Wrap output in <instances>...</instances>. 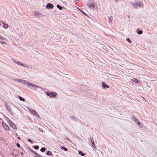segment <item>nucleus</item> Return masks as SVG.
<instances>
[{
	"label": "nucleus",
	"instance_id": "nucleus-1",
	"mask_svg": "<svg viewBox=\"0 0 157 157\" xmlns=\"http://www.w3.org/2000/svg\"><path fill=\"white\" fill-rule=\"evenodd\" d=\"M87 6L90 9L93 10H94L95 9V4L93 0H90L87 4Z\"/></svg>",
	"mask_w": 157,
	"mask_h": 157
},
{
	"label": "nucleus",
	"instance_id": "nucleus-2",
	"mask_svg": "<svg viewBox=\"0 0 157 157\" xmlns=\"http://www.w3.org/2000/svg\"><path fill=\"white\" fill-rule=\"evenodd\" d=\"M46 93L47 95L51 98H53L55 97L57 95V93L54 92H50L49 91H48Z\"/></svg>",
	"mask_w": 157,
	"mask_h": 157
},
{
	"label": "nucleus",
	"instance_id": "nucleus-3",
	"mask_svg": "<svg viewBox=\"0 0 157 157\" xmlns=\"http://www.w3.org/2000/svg\"><path fill=\"white\" fill-rule=\"evenodd\" d=\"M27 86L29 87L31 86L33 87V89H37L38 88H40V89H42V88L38 86L33 83H27Z\"/></svg>",
	"mask_w": 157,
	"mask_h": 157
},
{
	"label": "nucleus",
	"instance_id": "nucleus-4",
	"mask_svg": "<svg viewBox=\"0 0 157 157\" xmlns=\"http://www.w3.org/2000/svg\"><path fill=\"white\" fill-rule=\"evenodd\" d=\"M9 125L14 130L17 129L15 124L11 121H10L9 122Z\"/></svg>",
	"mask_w": 157,
	"mask_h": 157
},
{
	"label": "nucleus",
	"instance_id": "nucleus-5",
	"mask_svg": "<svg viewBox=\"0 0 157 157\" xmlns=\"http://www.w3.org/2000/svg\"><path fill=\"white\" fill-rule=\"evenodd\" d=\"M5 102L6 109L8 112L10 113L11 110L10 106L9 105H8L7 102L5 101Z\"/></svg>",
	"mask_w": 157,
	"mask_h": 157
},
{
	"label": "nucleus",
	"instance_id": "nucleus-6",
	"mask_svg": "<svg viewBox=\"0 0 157 157\" xmlns=\"http://www.w3.org/2000/svg\"><path fill=\"white\" fill-rule=\"evenodd\" d=\"M2 125L5 130H8L9 129V126L4 122H2Z\"/></svg>",
	"mask_w": 157,
	"mask_h": 157
},
{
	"label": "nucleus",
	"instance_id": "nucleus-7",
	"mask_svg": "<svg viewBox=\"0 0 157 157\" xmlns=\"http://www.w3.org/2000/svg\"><path fill=\"white\" fill-rule=\"evenodd\" d=\"M29 110L31 112V113L34 114L36 117H40L37 113L35 111L31 109H29Z\"/></svg>",
	"mask_w": 157,
	"mask_h": 157
},
{
	"label": "nucleus",
	"instance_id": "nucleus-8",
	"mask_svg": "<svg viewBox=\"0 0 157 157\" xmlns=\"http://www.w3.org/2000/svg\"><path fill=\"white\" fill-rule=\"evenodd\" d=\"M19 153V151L17 149H14L13 150L12 153V155L14 156H16L18 155Z\"/></svg>",
	"mask_w": 157,
	"mask_h": 157
},
{
	"label": "nucleus",
	"instance_id": "nucleus-9",
	"mask_svg": "<svg viewBox=\"0 0 157 157\" xmlns=\"http://www.w3.org/2000/svg\"><path fill=\"white\" fill-rule=\"evenodd\" d=\"M53 7V5L50 3L47 4L46 6V7L47 9H52Z\"/></svg>",
	"mask_w": 157,
	"mask_h": 157
},
{
	"label": "nucleus",
	"instance_id": "nucleus-10",
	"mask_svg": "<svg viewBox=\"0 0 157 157\" xmlns=\"http://www.w3.org/2000/svg\"><path fill=\"white\" fill-rule=\"evenodd\" d=\"M12 61L14 63H16L18 65H21L22 63L19 61H17L16 59H12Z\"/></svg>",
	"mask_w": 157,
	"mask_h": 157
},
{
	"label": "nucleus",
	"instance_id": "nucleus-11",
	"mask_svg": "<svg viewBox=\"0 0 157 157\" xmlns=\"http://www.w3.org/2000/svg\"><path fill=\"white\" fill-rule=\"evenodd\" d=\"M102 88L103 89H105L106 88H109V86L105 82H102Z\"/></svg>",
	"mask_w": 157,
	"mask_h": 157
},
{
	"label": "nucleus",
	"instance_id": "nucleus-12",
	"mask_svg": "<svg viewBox=\"0 0 157 157\" xmlns=\"http://www.w3.org/2000/svg\"><path fill=\"white\" fill-rule=\"evenodd\" d=\"M34 13L35 14V15L36 16H39L41 17H42L43 15L41 13H40L38 11H34Z\"/></svg>",
	"mask_w": 157,
	"mask_h": 157
},
{
	"label": "nucleus",
	"instance_id": "nucleus-13",
	"mask_svg": "<svg viewBox=\"0 0 157 157\" xmlns=\"http://www.w3.org/2000/svg\"><path fill=\"white\" fill-rule=\"evenodd\" d=\"M90 141L92 143V146L94 147V148H96V147L95 146V144L94 142V140L93 138H90Z\"/></svg>",
	"mask_w": 157,
	"mask_h": 157
},
{
	"label": "nucleus",
	"instance_id": "nucleus-14",
	"mask_svg": "<svg viewBox=\"0 0 157 157\" xmlns=\"http://www.w3.org/2000/svg\"><path fill=\"white\" fill-rule=\"evenodd\" d=\"M112 16H110L108 17V21L109 23L110 24H112Z\"/></svg>",
	"mask_w": 157,
	"mask_h": 157
},
{
	"label": "nucleus",
	"instance_id": "nucleus-15",
	"mask_svg": "<svg viewBox=\"0 0 157 157\" xmlns=\"http://www.w3.org/2000/svg\"><path fill=\"white\" fill-rule=\"evenodd\" d=\"M19 80V82H21L22 83L24 84H25V85L27 86L26 83L27 82H25V80H24L21 79H20V80Z\"/></svg>",
	"mask_w": 157,
	"mask_h": 157
},
{
	"label": "nucleus",
	"instance_id": "nucleus-16",
	"mask_svg": "<svg viewBox=\"0 0 157 157\" xmlns=\"http://www.w3.org/2000/svg\"><path fill=\"white\" fill-rule=\"evenodd\" d=\"M69 118L71 119L73 121H75L76 122L77 121V119H76V118L74 116H70L69 117Z\"/></svg>",
	"mask_w": 157,
	"mask_h": 157
},
{
	"label": "nucleus",
	"instance_id": "nucleus-17",
	"mask_svg": "<svg viewBox=\"0 0 157 157\" xmlns=\"http://www.w3.org/2000/svg\"><path fill=\"white\" fill-rule=\"evenodd\" d=\"M21 66H22L23 67H24L26 68H29L30 67L29 66V65H27V64H23L22 63L21 64Z\"/></svg>",
	"mask_w": 157,
	"mask_h": 157
},
{
	"label": "nucleus",
	"instance_id": "nucleus-18",
	"mask_svg": "<svg viewBox=\"0 0 157 157\" xmlns=\"http://www.w3.org/2000/svg\"><path fill=\"white\" fill-rule=\"evenodd\" d=\"M132 4L133 5V6L134 7V8H137V7L138 6L137 3L136 2H134L133 3H132Z\"/></svg>",
	"mask_w": 157,
	"mask_h": 157
},
{
	"label": "nucleus",
	"instance_id": "nucleus-19",
	"mask_svg": "<svg viewBox=\"0 0 157 157\" xmlns=\"http://www.w3.org/2000/svg\"><path fill=\"white\" fill-rule=\"evenodd\" d=\"M3 27L5 29H7L8 27V24L4 23L3 24Z\"/></svg>",
	"mask_w": 157,
	"mask_h": 157
},
{
	"label": "nucleus",
	"instance_id": "nucleus-20",
	"mask_svg": "<svg viewBox=\"0 0 157 157\" xmlns=\"http://www.w3.org/2000/svg\"><path fill=\"white\" fill-rule=\"evenodd\" d=\"M78 154L82 156H84L86 154L85 153H83V152L81 151H79Z\"/></svg>",
	"mask_w": 157,
	"mask_h": 157
},
{
	"label": "nucleus",
	"instance_id": "nucleus-21",
	"mask_svg": "<svg viewBox=\"0 0 157 157\" xmlns=\"http://www.w3.org/2000/svg\"><path fill=\"white\" fill-rule=\"evenodd\" d=\"M132 120L134 121L135 123H136V121L137 120V119H136L134 116H133L132 118Z\"/></svg>",
	"mask_w": 157,
	"mask_h": 157
},
{
	"label": "nucleus",
	"instance_id": "nucleus-22",
	"mask_svg": "<svg viewBox=\"0 0 157 157\" xmlns=\"http://www.w3.org/2000/svg\"><path fill=\"white\" fill-rule=\"evenodd\" d=\"M132 81L134 82L135 83L136 82L137 83H139V82H140V81H139L138 79H137L136 78H134L133 79Z\"/></svg>",
	"mask_w": 157,
	"mask_h": 157
},
{
	"label": "nucleus",
	"instance_id": "nucleus-23",
	"mask_svg": "<svg viewBox=\"0 0 157 157\" xmlns=\"http://www.w3.org/2000/svg\"><path fill=\"white\" fill-rule=\"evenodd\" d=\"M46 154L47 155H52V153L51 151H48Z\"/></svg>",
	"mask_w": 157,
	"mask_h": 157
},
{
	"label": "nucleus",
	"instance_id": "nucleus-24",
	"mask_svg": "<svg viewBox=\"0 0 157 157\" xmlns=\"http://www.w3.org/2000/svg\"><path fill=\"white\" fill-rule=\"evenodd\" d=\"M46 148L44 147H42L40 149V151L42 152H44Z\"/></svg>",
	"mask_w": 157,
	"mask_h": 157
},
{
	"label": "nucleus",
	"instance_id": "nucleus-25",
	"mask_svg": "<svg viewBox=\"0 0 157 157\" xmlns=\"http://www.w3.org/2000/svg\"><path fill=\"white\" fill-rule=\"evenodd\" d=\"M78 10L82 13L83 14H84V15H85V16H87V15L86 14L84 11H83L82 10L80 9H78Z\"/></svg>",
	"mask_w": 157,
	"mask_h": 157
},
{
	"label": "nucleus",
	"instance_id": "nucleus-26",
	"mask_svg": "<svg viewBox=\"0 0 157 157\" xmlns=\"http://www.w3.org/2000/svg\"><path fill=\"white\" fill-rule=\"evenodd\" d=\"M57 7L60 10H62V7L61 6L59 5H57Z\"/></svg>",
	"mask_w": 157,
	"mask_h": 157
},
{
	"label": "nucleus",
	"instance_id": "nucleus-27",
	"mask_svg": "<svg viewBox=\"0 0 157 157\" xmlns=\"http://www.w3.org/2000/svg\"><path fill=\"white\" fill-rule=\"evenodd\" d=\"M61 148L62 149H64L65 151H66L68 150L67 148L65 147L64 146H63L62 147H61Z\"/></svg>",
	"mask_w": 157,
	"mask_h": 157
},
{
	"label": "nucleus",
	"instance_id": "nucleus-28",
	"mask_svg": "<svg viewBox=\"0 0 157 157\" xmlns=\"http://www.w3.org/2000/svg\"><path fill=\"white\" fill-rule=\"evenodd\" d=\"M35 154L36 156H35L34 157H42V156L41 155H39V154H37V153H35Z\"/></svg>",
	"mask_w": 157,
	"mask_h": 157
},
{
	"label": "nucleus",
	"instance_id": "nucleus-29",
	"mask_svg": "<svg viewBox=\"0 0 157 157\" xmlns=\"http://www.w3.org/2000/svg\"><path fill=\"white\" fill-rule=\"evenodd\" d=\"M28 148L30 151L31 152H32L33 153H34L35 154V153H36V152H35L33 151L30 147H28Z\"/></svg>",
	"mask_w": 157,
	"mask_h": 157
},
{
	"label": "nucleus",
	"instance_id": "nucleus-30",
	"mask_svg": "<svg viewBox=\"0 0 157 157\" xmlns=\"http://www.w3.org/2000/svg\"><path fill=\"white\" fill-rule=\"evenodd\" d=\"M34 148L36 150H38L39 148V147L38 145H36L34 147Z\"/></svg>",
	"mask_w": 157,
	"mask_h": 157
},
{
	"label": "nucleus",
	"instance_id": "nucleus-31",
	"mask_svg": "<svg viewBox=\"0 0 157 157\" xmlns=\"http://www.w3.org/2000/svg\"><path fill=\"white\" fill-rule=\"evenodd\" d=\"M137 4L138 6L140 7H141L142 6H143L142 3L140 2L138 3Z\"/></svg>",
	"mask_w": 157,
	"mask_h": 157
},
{
	"label": "nucleus",
	"instance_id": "nucleus-32",
	"mask_svg": "<svg viewBox=\"0 0 157 157\" xmlns=\"http://www.w3.org/2000/svg\"><path fill=\"white\" fill-rule=\"evenodd\" d=\"M138 34H141L143 33V31L142 30H139L138 32Z\"/></svg>",
	"mask_w": 157,
	"mask_h": 157
},
{
	"label": "nucleus",
	"instance_id": "nucleus-33",
	"mask_svg": "<svg viewBox=\"0 0 157 157\" xmlns=\"http://www.w3.org/2000/svg\"><path fill=\"white\" fill-rule=\"evenodd\" d=\"M4 117H5V118L6 119V120L8 121H9L10 122V121H11L9 118H8L6 116L4 115Z\"/></svg>",
	"mask_w": 157,
	"mask_h": 157
},
{
	"label": "nucleus",
	"instance_id": "nucleus-34",
	"mask_svg": "<svg viewBox=\"0 0 157 157\" xmlns=\"http://www.w3.org/2000/svg\"><path fill=\"white\" fill-rule=\"evenodd\" d=\"M126 40H127L128 42H129V43H131L132 42V41L131 40L129 39V38H128L126 39Z\"/></svg>",
	"mask_w": 157,
	"mask_h": 157
},
{
	"label": "nucleus",
	"instance_id": "nucleus-35",
	"mask_svg": "<svg viewBox=\"0 0 157 157\" xmlns=\"http://www.w3.org/2000/svg\"><path fill=\"white\" fill-rule=\"evenodd\" d=\"M0 43L2 44H6V43L4 41H1L0 42Z\"/></svg>",
	"mask_w": 157,
	"mask_h": 157
},
{
	"label": "nucleus",
	"instance_id": "nucleus-36",
	"mask_svg": "<svg viewBox=\"0 0 157 157\" xmlns=\"http://www.w3.org/2000/svg\"><path fill=\"white\" fill-rule=\"evenodd\" d=\"M0 39H2V40H5V38L3 37H2L1 36H0Z\"/></svg>",
	"mask_w": 157,
	"mask_h": 157
},
{
	"label": "nucleus",
	"instance_id": "nucleus-37",
	"mask_svg": "<svg viewBox=\"0 0 157 157\" xmlns=\"http://www.w3.org/2000/svg\"><path fill=\"white\" fill-rule=\"evenodd\" d=\"M20 80V79H17V78H15V79H13V81H16V82L17 81H18L19 82V80Z\"/></svg>",
	"mask_w": 157,
	"mask_h": 157
},
{
	"label": "nucleus",
	"instance_id": "nucleus-38",
	"mask_svg": "<svg viewBox=\"0 0 157 157\" xmlns=\"http://www.w3.org/2000/svg\"><path fill=\"white\" fill-rule=\"evenodd\" d=\"M136 124H137L138 125H140V123L137 120L136 121Z\"/></svg>",
	"mask_w": 157,
	"mask_h": 157
},
{
	"label": "nucleus",
	"instance_id": "nucleus-39",
	"mask_svg": "<svg viewBox=\"0 0 157 157\" xmlns=\"http://www.w3.org/2000/svg\"><path fill=\"white\" fill-rule=\"evenodd\" d=\"M16 145L18 147H20V144L18 143H17Z\"/></svg>",
	"mask_w": 157,
	"mask_h": 157
},
{
	"label": "nucleus",
	"instance_id": "nucleus-40",
	"mask_svg": "<svg viewBox=\"0 0 157 157\" xmlns=\"http://www.w3.org/2000/svg\"><path fill=\"white\" fill-rule=\"evenodd\" d=\"M38 130H39V131H40V132H43V130H42V129L40 128H38Z\"/></svg>",
	"mask_w": 157,
	"mask_h": 157
},
{
	"label": "nucleus",
	"instance_id": "nucleus-41",
	"mask_svg": "<svg viewBox=\"0 0 157 157\" xmlns=\"http://www.w3.org/2000/svg\"><path fill=\"white\" fill-rule=\"evenodd\" d=\"M28 141L29 142H31V143H33V141H32V140H31L30 139H28Z\"/></svg>",
	"mask_w": 157,
	"mask_h": 157
},
{
	"label": "nucleus",
	"instance_id": "nucleus-42",
	"mask_svg": "<svg viewBox=\"0 0 157 157\" xmlns=\"http://www.w3.org/2000/svg\"><path fill=\"white\" fill-rule=\"evenodd\" d=\"M19 99L21 101H25V99Z\"/></svg>",
	"mask_w": 157,
	"mask_h": 157
},
{
	"label": "nucleus",
	"instance_id": "nucleus-43",
	"mask_svg": "<svg viewBox=\"0 0 157 157\" xmlns=\"http://www.w3.org/2000/svg\"><path fill=\"white\" fill-rule=\"evenodd\" d=\"M0 22L1 23H2L3 24L5 23L4 22H3L2 21H0Z\"/></svg>",
	"mask_w": 157,
	"mask_h": 157
},
{
	"label": "nucleus",
	"instance_id": "nucleus-44",
	"mask_svg": "<svg viewBox=\"0 0 157 157\" xmlns=\"http://www.w3.org/2000/svg\"><path fill=\"white\" fill-rule=\"evenodd\" d=\"M78 1H79L78 0H75V2H78Z\"/></svg>",
	"mask_w": 157,
	"mask_h": 157
},
{
	"label": "nucleus",
	"instance_id": "nucleus-45",
	"mask_svg": "<svg viewBox=\"0 0 157 157\" xmlns=\"http://www.w3.org/2000/svg\"><path fill=\"white\" fill-rule=\"evenodd\" d=\"M18 98H22L21 97H20V96H18Z\"/></svg>",
	"mask_w": 157,
	"mask_h": 157
},
{
	"label": "nucleus",
	"instance_id": "nucleus-46",
	"mask_svg": "<svg viewBox=\"0 0 157 157\" xmlns=\"http://www.w3.org/2000/svg\"><path fill=\"white\" fill-rule=\"evenodd\" d=\"M21 154L22 155H23V152H22L21 153Z\"/></svg>",
	"mask_w": 157,
	"mask_h": 157
},
{
	"label": "nucleus",
	"instance_id": "nucleus-47",
	"mask_svg": "<svg viewBox=\"0 0 157 157\" xmlns=\"http://www.w3.org/2000/svg\"><path fill=\"white\" fill-rule=\"evenodd\" d=\"M18 139H20V137H18Z\"/></svg>",
	"mask_w": 157,
	"mask_h": 157
},
{
	"label": "nucleus",
	"instance_id": "nucleus-48",
	"mask_svg": "<svg viewBox=\"0 0 157 157\" xmlns=\"http://www.w3.org/2000/svg\"><path fill=\"white\" fill-rule=\"evenodd\" d=\"M68 141H70V140L69 139H68Z\"/></svg>",
	"mask_w": 157,
	"mask_h": 157
},
{
	"label": "nucleus",
	"instance_id": "nucleus-49",
	"mask_svg": "<svg viewBox=\"0 0 157 157\" xmlns=\"http://www.w3.org/2000/svg\"><path fill=\"white\" fill-rule=\"evenodd\" d=\"M1 23H0V26H1Z\"/></svg>",
	"mask_w": 157,
	"mask_h": 157
},
{
	"label": "nucleus",
	"instance_id": "nucleus-50",
	"mask_svg": "<svg viewBox=\"0 0 157 157\" xmlns=\"http://www.w3.org/2000/svg\"><path fill=\"white\" fill-rule=\"evenodd\" d=\"M144 99H145L146 100V99L145 98H144Z\"/></svg>",
	"mask_w": 157,
	"mask_h": 157
}]
</instances>
